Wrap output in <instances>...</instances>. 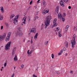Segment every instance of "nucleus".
I'll return each instance as SVG.
<instances>
[{"mask_svg": "<svg viewBox=\"0 0 77 77\" xmlns=\"http://www.w3.org/2000/svg\"><path fill=\"white\" fill-rule=\"evenodd\" d=\"M51 17L50 16H48L46 19V20L45 22V26H48L50 25V23L51 22Z\"/></svg>", "mask_w": 77, "mask_h": 77, "instance_id": "f257e3e1", "label": "nucleus"}, {"mask_svg": "<svg viewBox=\"0 0 77 77\" xmlns=\"http://www.w3.org/2000/svg\"><path fill=\"white\" fill-rule=\"evenodd\" d=\"M76 38H77V36L75 35V34H74L73 36L72 39L71 41L72 48H74V45H75V40Z\"/></svg>", "mask_w": 77, "mask_h": 77, "instance_id": "f03ea898", "label": "nucleus"}, {"mask_svg": "<svg viewBox=\"0 0 77 77\" xmlns=\"http://www.w3.org/2000/svg\"><path fill=\"white\" fill-rule=\"evenodd\" d=\"M11 42H8L7 45H5V50H9L10 49V47H11Z\"/></svg>", "mask_w": 77, "mask_h": 77, "instance_id": "7ed1b4c3", "label": "nucleus"}, {"mask_svg": "<svg viewBox=\"0 0 77 77\" xmlns=\"http://www.w3.org/2000/svg\"><path fill=\"white\" fill-rule=\"evenodd\" d=\"M19 17V15H17L14 18V23L15 24H18V18Z\"/></svg>", "mask_w": 77, "mask_h": 77, "instance_id": "20e7f679", "label": "nucleus"}, {"mask_svg": "<svg viewBox=\"0 0 77 77\" xmlns=\"http://www.w3.org/2000/svg\"><path fill=\"white\" fill-rule=\"evenodd\" d=\"M6 34L4 33L3 35H0V41H2L6 37Z\"/></svg>", "mask_w": 77, "mask_h": 77, "instance_id": "39448f33", "label": "nucleus"}, {"mask_svg": "<svg viewBox=\"0 0 77 77\" xmlns=\"http://www.w3.org/2000/svg\"><path fill=\"white\" fill-rule=\"evenodd\" d=\"M57 21V19L55 18L53 21V23L54 24L53 26L52 27V28H53V27L57 26V23L56 22Z\"/></svg>", "mask_w": 77, "mask_h": 77, "instance_id": "423d86ee", "label": "nucleus"}, {"mask_svg": "<svg viewBox=\"0 0 77 77\" xmlns=\"http://www.w3.org/2000/svg\"><path fill=\"white\" fill-rule=\"evenodd\" d=\"M19 34V36L20 37H21L23 35V32L21 31H17L16 32V35H18Z\"/></svg>", "mask_w": 77, "mask_h": 77, "instance_id": "0eeeda50", "label": "nucleus"}, {"mask_svg": "<svg viewBox=\"0 0 77 77\" xmlns=\"http://www.w3.org/2000/svg\"><path fill=\"white\" fill-rule=\"evenodd\" d=\"M26 18H27V17L25 16L22 19V21H24L23 22H22L24 24H26V22L25 21H26Z\"/></svg>", "mask_w": 77, "mask_h": 77, "instance_id": "6e6552de", "label": "nucleus"}, {"mask_svg": "<svg viewBox=\"0 0 77 77\" xmlns=\"http://www.w3.org/2000/svg\"><path fill=\"white\" fill-rule=\"evenodd\" d=\"M31 32H32L35 33L36 32V29L35 28H33L31 30Z\"/></svg>", "mask_w": 77, "mask_h": 77, "instance_id": "1a4fd4ad", "label": "nucleus"}, {"mask_svg": "<svg viewBox=\"0 0 77 77\" xmlns=\"http://www.w3.org/2000/svg\"><path fill=\"white\" fill-rule=\"evenodd\" d=\"M59 6H57L56 8L55 12L57 14H58L59 12Z\"/></svg>", "mask_w": 77, "mask_h": 77, "instance_id": "9d476101", "label": "nucleus"}, {"mask_svg": "<svg viewBox=\"0 0 77 77\" xmlns=\"http://www.w3.org/2000/svg\"><path fill=\"white\" fill-rule=\"evenodd\" d=\"M14 60L15 62H17L18 60V57L16 54H15V56L14 58Z\"/></svg>", "mask_w": 77, "mask_h": 77, "instance_id": "9b49d317", "label": "nucleus"}, {"mask_svg": "<svg viewBox=\"0 0 77 77\" xmlns=\"http://www.w3.org/2000/svg\"><path fill=\"white\" fill-rule=\"evenodd\" d=\"M38 33L37 32L36 33L35 36H34V38L36 40V39H37V38H38Z\"/></svg>", "mask_w": 77, "mask_h": 77, "instance_id": "f8f14e48", "label": "nucleus"}, {"mask_svg": "<svg viewBox=\"0 0 77 77\" xmlns=\"http://www.w3.org/2000/svg\"><path fill=\"white\" fill-rule=\"evenodd\" d=\"M60 6H63V7H64V4H63V2H62V1H60Z\"/></svg>", "mask_w": 77, "mask_h": 77, "instance_id": "ddd939ff", "label": "nucleus"}, {"mask_svg": "<svg viewBox=\"0 0 77 77\" xmlns=\"http://www.w3.org/2000/svg\"><path fill=\"white\" fill-rule=\"evenodd\" d=\"M0 10L1 11L2 13H4V9L3 7H0Z\"/></svg>", "mask_w": 77, "mask_h": 77, "instance_id": "4468645a", "label": "nucleus"}, {"mask_svg": "<svg viewBox=\"0 0 77 77\" xmlns=\"http://www.w3.org/2000/svg\"><path fill=\"white\" fill-rule=\"evenodd\" d=\"M58 18H62L63 17L62 16V14H61V13H59L58 15Z\"/></svg>", "mask_w": 77, "mask_h": 77, "instance_id": "2eb2a0df", "label": "nucleus"}, {"mask_svg": "<svg viewBox=\"0 0 77 77\" xmlns=\"http://www.w3.org/2000/svg\"><path fill=\"white\" fill-rule=\"evenodd\" d=\"M61 31H62V29H60V31L59 32H58L59 36L60 38V37H61V36H62V34H60V32H61Z\"/></svg>", "mask_w": 77, "mask_h": 77, "instance_id": "dca6fc26", "label": "nucleus"}, {"mask_svg": "<svg viewBox=\"0 0 77 77\" xmlns=\"http://www.w3.org/2000/svg\"><path fill=\"white\" fill-rule=\"evenodd\" d=\"M29 51H30L29 50H28L27 51V54H32V51H31L29 52Z\"/></svg>", "mask_w": 77, "mask_h": 77, "instance_id": "f3484780", "label": "nucleus"}, {"mask_svg": "<svg viewBox=\"0 0 77 77\" xmlns=\"http://www.w3.org/2000/svg\"><path fill=\"white\" fill-rule=\"evenodd\" d=\"M15 17V14H12L11 15V16H10V18L11 19H12L13 18Z\"/></svg>", "mask_w": 77, "mask_h": 77, "instance_id": "a211bd4d", "label": "nucleus"}, {"mask_svg": "<svg viewBox=\"0 0 77 77\" xmlns=\"http://www.w3.org/2000/svg\"><path fill=\"white\" fill-rule=\"evenodd\" d=\"M69 25L66 26L65 28V30L66 31H67V30H68V29L69 28Z\"/></svg>", "mask_w": 77, "mask_h": 77, "instance_id": "6ab92c4d", "label": "nucleus"}, {"mask_svg": "<svg viewBox=\"0 0 77 77\" xmlns=\"http://www.w3.org/2000/svg\"><path fill=\"white\" fill-rule=\"evenodd\" d=\"M9 37L7 36L6 39L5 41L6 42L8 41H9Z\"/></svg>", "mask_w": 77, "mask_h": 77, "instance_id": "aec40b11", "label": "nucleus"}, {"mask_svg": "<svg viewBox=\"0 0 77 77\" xmlns=\"http://www.w3.org/2000/svg\"><path fill=\"white\" fill-rule=\"evenodd\" d=\"M11 32H10L8 33V34L7 36L8 37H9V38H10V36H11Z\"/></svg>", "mask_w": 77, "mask_h": 77, "instance_id": "412c9836", "label": "nucleus"}, {"mask_svg": "<svg viewBox=\"0 0 77 77\" xmlns=\"http://www.w3.org/2000/svg\"><path fill=\"white\" fill-rule=\"evenodd\" d=\"M45 11L47 12V13H48V11H49V9H47V8H45Z\"/></svg>", "mask_w": 77, "mask_h": 77, "instance_id": "4be33fe9", "label": "nucleus"}, {"mask_svg": "<svg viewBox=\"0 0 77 77\" xmlns=\"http://www.w3.org/2000/svg\"><path fill=\"white\" fill-rule=\"evenodd\" d=\"M43 4L44 6H45L47 5V3L45 2H43Z\"/></svg>", "mask_w": 77, "mask_h": 77, "instance_id": "5701e85b", "label": "nucleus"}, {"mask_svg": "<svg viewBox=\"0 0 77 77\" xmlns=\"http://www.w3.org/2000/svg\"><path fill=\"white\" fill-rule=\"evenodd\" d=\"M65 44L66 47H68V42H66L65 43Z\"/></svg>", "mask_w": 77, "mask_h": 77, "instance_id": "b1692460", "label": "nucleus"}, {"mask_svg": "<svg viewBox=\"0 0 77 77\" xmlns=\"http://www.w3.org/2000/svg\"><path fill=\"white\" fill-rule=\"evenodd\" d=\"M3 16L1 15V14H0V20H3Z\"/></svg>", "mask_w": 77, "mask_h": 77, "instance_id": "393cba45", "label": "nucleus"}, {"mask_svg": "<svg viewBox=\"0 0 77 77\" xmlns=\"http://www.w3.org/2000/svg\"><path fill=\"white\" fill-rule=\"evenodd\" d=\"M47 12H46L45 11V10L43 11V12H42V14H47Z\"/></svg>", "mask_w": 77, "mask_h": 77, "instance_id": "a878e982", "label": "nucleus"}, {"mask_svg": "<svg viewBox=\"0 0 77 77\" xmlns=\"http://www.w3.org/2000/svg\"><path fill=\"white\" fill-rule=\"evenodd\" d=\"M61 18H62V20L63 22H64V21H65V18H63V17H62Z\"/></svg>", "mask_w": 77, "mask_h": 77, "instance_id": "bb28decb", "label": "nucleus"}, {"mask_svg": "<svg viewBox=\"0 0 77 77\" xmlns=\"http://www.w3.org/2000/svg\"><path fill=\"white\" fill-rule=\"evenodd\" d=\"M21 68L23 69V68H24V65L23 64L21 65Z\"/></svg>", "mask_w": 77, "mask_h": 77, "instance_id": "cd10ccee", "label": "nucleus"}, {"mask_svg": "<svg viewBox=\"0 0 77 77\" xmlns=\"http://www.w3.org/2000/svg\"><path fill=\"white\" fill-rule=\"evenodd\" d=\"M63 2H64L65 3H67L68 1V0H62Z\"/></svg>", "mask_w": 77, "mask_h": 77, "instance_id": "c85d7f7f", "label": "nucleus"}, {"mask_svg": "<svg viewBox=\"0 0 77 77\" xmlns=\"http://www.w3.org/2000/svg\"><path fill=\"white\" fill-rule=\"evenodd\" d=\"M74 30H75V31H76V30H77V27H76L75 26L74 28Z\"/></svg>", "mask_w": 77, "mask_h": 77, "instance_id": "c756f323", "label": "nucleus"}, {"mask_svg": "<svg viewBox=\"0 0 77 77\" xmlns=\"http://www.w3.org/2000/svg\"><path fill=\"white\" fill-rule=\"evenodd\" d=\"M51 57L52 59H54V54H51Z\"/></svg>", "mask_w": 77, "mask_h": 77, "instance_id": "7c9ffc66", "label": "nucleus"}, {"mask_svg": "<svg viewBox=\"0 0 77 77\" xmlns=\"http://www.w3.org/2000/svg\"><path fill=\"white\" fill-rule=\"evenodd\" d=\"M4 66L5 67H6V66H7V63H4Z\"/></svg>", "mask_w": 77, "mask_h": 77, "instance_id": "2f4dec72", "label": "nucleus"}, {"mask_svg": "<svg viewBox=\"0 0 77 77\" xmlns=\"http://www.w3.org/2000/svg\"><path fill=\"white\" fill-rule=\"evenodd\" d=\"M63 15H64L63 17H65V16H66V14H65V13H63Z\"/></svg>", "mask_w": 77, "mask_h": 77, "instance_id": "473e14b6", "label": "nucleus"}, {"mask_svg": "<svg viewBox=\"0 0 77 77\" xmlns=\"http://www.w3.org/2000/svg\"><path fill=\"white\" fill-rule=\"evenodd\" d=\"M56 73L57 74H60V72H59V71L56 72Z\"/></svg>", "mask_w": 77, "mask_h": 77, "instance_id": "72a5a7b5", "label": "nucleus"}, {"mask_svg": "<svg viewBox=\"0 0 77 77\" xmlns=\"http://www.w3.org/2000/svg\"><path fill=\"white\" fill-rule=\"evenodd\" d=\"M33 77H37V76L36 75H35V74H33Z\"/></svg>", "mask_w": 77, "mask_h": 77, "instance_id": "f704fd0d", "label": "nucleus"}, {"mask_svg": "<svg viewBox=\"0 0 77 77\" xmlns=\"http://www.w3.org/2000/svg\"><path fill=\"white\" fill-rule=\"evenodd\" d=\"M15 75V74L14 73L11 76V77H14V75Z\"/></svg>", "mask_w": 77, "mask_h": 77, "instance_id": "c9c22d12", "label": "nucleus"}, {"mask_svg": "<svg viewBox=\"0 0 77 77\" xmlns=\"http://www.w3.org/2000/svg\"><path fill=\"white\" fill-rule=\"evenodd\" d=\"M48 41H47V42H45V45H47V44H48Z\"/></svg>", "mask_w": 77, "mask_h": 77, "instance_id": "e433bc0d", "label": "nucleus"}, {"mask_svg": "<svg viewBox=\"0 0 77 77\" xmlns=\"http://www.w3.org/2000/svg\"><path fill=\"white\" fill-rule=\"evenodd\" d=\"M66 50V48H63V50H64V51H65V50Z\"/></svg>", "mask_w": 77, "mask_h": 77, "instance_id": "4c0bfd02", "label": "nucleus"}, {"mask_svg": "<svg viewBox=\"0 0 77 77\" xmlns=\"http://www.w3.org/2000/svg\"><path fill=\"white\" fill-rule=\"evenodd\" d=\"M3 29V26H1V29L2 30V29Z\"/></svg>", "mask_w": 77, "mask_h": 77, "instance_id": "58836bf2", "label": "nucleus"}, {"mask_svg": "<svg viewBox=\"0 0 77 77\" xmlns=\"http://www.w3.org/2000/svg\"><path fill=\"white\" fill-rule=\"evenodd\" d=\"M28 21H30V17H28Z\"/></svg>", "mask_w": 77, "mask_h": 77, "instance_id": "ea45409f", "label": "nucleus"}, {"mask_svg": "<svg viewBox=\"0 0 77 77\" xmlns=\"http://www.w3.org/2000/svg\"><path fill=\"white\" fill-rule=\"evenodd\" d=\"M68 8L69 9H71V6H69L68 7Z\"/></svg>", "mask_w": 77, "mask_h": 77, "instance_id": "a19ab883", "label": "nucleus"}, {"mask_svg": "<svg viewBox=\"0 0 77 77\" xmlns=\"http://www.w3.org/2000/svg\"><path fill=\"white\" fill-rule=\"evenodd\" d=\"M14 49H15V48H14L13 50V53H12V55H14Z\"/></svg>", "mask_w": 77, "mask_h": 77, "instance_id": "79ce46f5", "label": "nucleus"}, {"mask_svg": "<svg viewBox=\"0 0 77 77\" xmlns=\"http://www.w3.org/2000/svg\"><path fill=\"white\" fill-rule=\"evenodd\" d=\"M71 74H72L73 73V71H70Z\"/></svg>", "mask_w": 77, "mask_h": 77, "instance_id": "37998d69", "label": "nucleus"}, {"mask_svg": "<svg viewBox=\"0 0 77 77\" xmlns=\"http://www.w3.org/2000/svg\"><path fill=\"white\" fill-rule=\"evenodd\" d=\"M32 1H31L30 2V5H32Z\"/></svg>", "mask_w": 77, "mask_h": 77, "instance_id": "c03bdc74", "label": "nucleus"}, {"mask_svg": "<svg viewBox=\"0 0 77 77\" xmlns=\"http://www.w3.org/2000/svg\"><path fill=\"white\" fill-rule=\"evenodd\" d=\"M35 17V18H37V19H38V18H39V17L38 16H36V17Z\"/></svg>", "mask_w": 77, "mask_h": 77, "instance_id": "a18cd8bd", "label": "nucleus"}, {"mask_svg": "<svg viewBox=\"0 0 77 77\" xmlns=\"http://www.w3.org/2000/svg\"><path fill=\"white\" fill-rule=\"evenodd\" d=\"M61 54V53H60V52L58 53V55L59 56Z\"/></svg>", "mask_w": 77, "mask_h": 77, "instance_id": "49530a36", "label": "nucleus"}, {"mask_svg": "<svg viewBox=\"0 0 77 77\" xmlns=\"http://www.w3.org/2000/svg\"><path fill=\"white\" fill-rule=\"evenodd\" d=\"M33 43V41H32V40H31V43L32 44Z\"/></svg>", "mask_w": 77, "mask_h": 77, "instance_id": "de8ad7c7", "label": "nucleus"}, {"mask_svg": "<svg viewBox=\"0 0 77 77\" xmlns=\"http://www.w3.org/2000/svg\"><path fill=\"white\" fill-rule=\"evenodd\" d=\"M56 29H57L58 30H59V28L57 27V28H56Z\"/></svg>", "mask_w": 77, "mask_h": 77, "instance_id": "09e8293b", "label": "nucleus"}, {"mask_svg": "<svg viewBox=\"0 0 77 77\" xmlns=\"http://www.w3.org/2000/svg\"><path fill=\"white\" fill-rule=\"evenodd\" d=\"M36 20V18L35 17V18L34 19V21H35Z\"/></svg>", "mask_w": 77, "mask_h": 77, "instance_id": "8fccbe9b", "label": "nucleus"}, {"mask_svg": "<svg viewBox=\"0 0 77 77\" xmlns=\"http://www.w3.org/2000/svg\"><path fill=\"white\" fill-rule=\"evenodd\" d=\"M60 52H61V53H63V50H61L60 51Z\"/></svg>", "mask_w": 77, "mask_h": 77, "instance_id": "3c124183", "label": "nucleus"}, {"mask_svg": "<svg viewBox=\"0 0 77 77\" xmlns=\"http://www.w3.org/2000/svg\"><path fill=\"white\" fill-rule=\"evenodd\" d=\"M47 27H48V26H45V29H47Z\"/></svg>", "mask_w": 77, "mask_h": 77, "instance_id": "603ef678", "label": "nucleus"}, {"mask_svg": "<svg viewBox=\"0 0 77 77\" xmlns=\"http://www.w3.org/2000/svg\"><path fill=\"white\" fill-rule=\"evenodd\" d=\"M21 25L22 26H23V23H22V22L21 23Z\"/></svg>", "mask_w": 77, "mask_h": 77, "instance_id": "864d4df0", "label": "nucleus"}, {"mask_svg": "<svg viewBox=\"0 0 77 77\" xmlns=\"http://www.w3.org/2000/svg\"><path fill=\"white\" fill-rule=\"evenodd\" d=\"M23 42H25V39H24L23 40Z\"/></svg>", "mask_w": 77, "mask_h": 77, "instance_id": "5fc2aeb1", "label": "nucleus"}, {"mask_svg": "<svg viewBox=\"0 0 77 77\" xmlns=\"http://www.w3.org/2000/svg\"><path fill=\"white\" fill-rule=\"evenodd\" d=\"M1 71H3V70L2 69H1Z\"/></svg>", "mask_w": 77, "mask_h": 77, "instance_id": "6e6d98bb", "label": "nucleus"}, {"mask_svg": "<svg viewBox=\"0 0 77 77\" xmlns=\"http://www.w3.org/2000/svg\"><path fill=\"white\" fill-rule=\"evenodd\" d=\"M9 21H10V22H12V21H11V20H10Z\"/></svg>", "mask_w": 77, "mask_h": 77, "instance_id": "4d7b16f0", "label": "nucleus"}, {"mask_svg": "<svg viewBox=\"0 0 77 77\" xmlns=\"http://www.w3.org/2000/svg\"><path fill=\"white\" fill-rule=\"evenodd\" d=\"M39 1H37V3H39Z\"/></svg>", "mask_w": 77, "mask_h": 77, "instance_id": "13d9d810", "label": "nucleus"}, {"mask_svg": "<svg viewBox=\"0 0 77 77\" xmlns=\"http://www.w3.org/2000/svg\"><path fill=\"white\" fill-rule=\"evenodd\" d=\"M76 24H77V21H76Z\"/></svg>", "mask_w": 77, "mask_h": 77, "instance_id": "bf43d9fd", "label": "nucleus"}, {"mask_svg": "<svg viewBox=\"0 0 77 77\" xmlns=\"http://www.w3.org/2000/svg\"><path fill=\"white\" fill-rule=\"evenodd\" d=\"M57 30V31H59V30H58V29H57V30Z\"/></svg>", "mask_w": 77, "mask_h": 77, "instance_id": "052dcab7", "label": "nucleus"}, {"mask_svg": "<svg viewBox=\"0 0 77 77\" xmlns=\"http://www.w3.org/2000/svg\"><path fill=\"white\" fill-rule=\"evenodd\" d=\"M2 68H4V67H2Z\"/></svg>", "mask_w": 77, "mask_h": 77, "instance_id": "680f3d73", "label": "nucleus"}, {"mask_svg": "<svg viewBox=\"0 0 77 77\" xmlns=\"http://www.w3.org/2000/svg\"><path fill=\"white\" fill-rule=\"evenodd\" d=\"M67 54H67V53H66V55H67Z\"/></svg>", "mask_w": 77, "mask_h": 77, "instance_id": "e2e57ef3", "label": "nucleus"}, {"mask_svg": "<svg viewBox=\"0 0 77 77\" xmlns=\"http://www.w3.org/2000/svg\"><path fill=\"white\" fill-rule=\"evenodd\" d=\"M15 69V67H14V69Z\"/></svg>", "mask_w": 77, "mask_h": 77, "instance_id": "0e129e2a", "label": "nucleus"}, {"mask_svg": "<svg viewBox=\"0 0 77 77\" xmlns=\"http://www.w3.org/2000/svg\"><path fill=\"white\" fill-rule=\"evenodd\" d=\"M56 34L57 35V32H56Z\"/></svg>", "mask_w": 77, "mask_h": 77, "instance_id": "69168bd1", "label": "nucleus"}, {"mask_svg": "<svg viewBox=\"0 0 77 77\" xmlns=\"http://www.w3.org/2000/svg\"><path fill=\"white\" fill-rule=\"evenodd\" d=\"M0 50H1V48L0 47Z\"/></svg>", "mask_w": 77, "mask_h": 77, "instance_id": "338daca9", "label": "nucleus"}, {"mask_svg": "<svg viewBox=\"0 0 77 77\" xmlns=\"http://www.w3.org/2000/svg\"><path fill=\"white\" fill-rule=\"evenodd\" d=\"M57 30H55V32H56Z\"/></svg>", "mask_w": 77, "mask_h": 77, "instance_id": "774afa93", "label": "nucleus"}]
</instances>
